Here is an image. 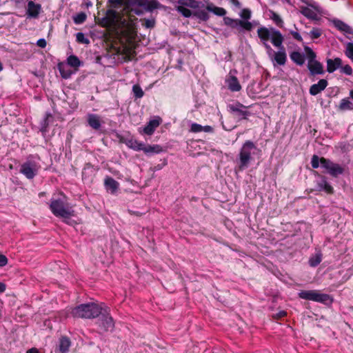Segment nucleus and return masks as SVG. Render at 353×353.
<instances>
[{
	"mask_svg": "<svg viewBox=\"0 0 353 353\" xmlns=\"http://www.w3.org/2000/svg\"><path fill=\"white\" fill-rule=\"evenodd\" d=\"M225 82L228 89L232 92H238L241 90V85H240L238 79L234 75L232 74V72H230L229 75L227 77Z\"/></svg>",
	"mask_w": 353,
	"mask_h": 353,
	"instance_id": "obj_12",
	"label": "nucleus"
},
{
	"mask_svg": "<svg viewBox=\"0 0 353 353\" xmlns=\"http://www.w3.org/2000/svg\"><path fill=\"white\" fill-rule=\"evenodd\" d=\"M256 150V146L252 141H246L242 145L239 152V169L243 170L248 167L251 160V155Z\"/></svg>",
	"mask_w": 353,
	"mask_h": 353,
	"instance_id": "obj_6",
	"label": "nucleus"
},
{
	"mask_svg": "<svg viewBox=\"0 0 353 353\" xmlns=\"http://www.w3.org/2000/svg\"><path fill=\"white\" fill-rule=\"evenodd\" d=\"M222 125H223V128L225 130H230V129H228V128H226L223 124H222Z\"/></svg>",
	"mask_w": 353,
	"mask_h": 353,
	"instance_id": "obj_58",
	"label": "nucleus"
},
{
	"mask_svg": "<svg viewBox=\"0 0 353 353\" xmlns=\"http://www.w3.org/2000/svg\"><path fill=\"white\" fill-rule=\"evenodd\" d=\"M290 59L298 65H302L305 63V55L299 52L294 51L290 54Z\"/></svg>",
	"mask_w": 353,
	"mask_h": 353,
	"instance_id": "obj_26",
	"label": "nucleus"
},
{
	"mask_svg": "<svg viewBox=\"0 0 353 353\" xmlns=\"http://www.w3.org/2000/svg\"><path fill=\"white\" fill-rule=\"evenodd\" d=\"M301 13L310 19L316 20L318 19L317 14L308 7H302Z\"/></svg>",
	"mask_w": 353,
	"mask_h": 353,
	"instance_id": "obj_28",
	"label": "nucleus"
},
{
	"mask_svg": "<svg viewBox=\"0 0 353 353\" xmlns=\"http://www.w3.org/2000/svg\"><path fill=\"white\" fill-rule=\"evenodd\" d=\"M290 34H292L293 38L294 39H296V41H303V39H302L301 36L297 32L290 31Z\"/></svg>",
	"mask_w": 353,
	"mask_h": 353,
	"instance_id": "obj_48",
	"label": "nucleus"
},
{
	"mask_svg": "<svg viewBox=\"0 0 353 353\" xmlns=\"http://www.w3.org/2000/svg\"><path fill=\"white\" fill-rule=\"evenodd\" d=\"M108 3L114 8H119L124 4L123 0H108Z\"/></svg>",
	"mask_w": 353,
	"mask_h": 353,
	"instance_id": "obj_45",
	"label": "nucleus"
},
{
	"mask_svg": "<svg viewBox=\"0 0 353 353\" xmlns=\"http://www.w3.org/2000/svg\"><path fill=\"white\" fill-rule=\"evenodd\" d=\"M233 19L230 18L228 17H225L223 18L224 23L228 26H231L232 23H233Z\"/></svg>",
	"mask_w": 353,
	"mask_h": 353,
	"instance_id": "obj_50",
	"label": "nucleus"
},
{
	"mask_svg": "<svg viewBox=\"0 0 353 353\" xmlns=\"http://www.w3.org/2000/svg\"><path fill=\"white\" fill-rule=\"evenodd\" d=\"M311 165L314 169L321 168L323 174H327L333 178H337L344 173V168L330 159L319 157L314 154L311 159Z\"/></svg>",
	"mask_w": 353,
	"mask_h": 353,
	"instance_id": "obj_1",
	"label": "nucleus"
},
{
	"mask_svg": "<svg viewBox=\"0 0 353 353\" xmlns=\"http://www.w3.org/2000/svg\"><path fill=\"white\" fill-rule=\"evenodd\" d=\"M342 60L340 58H335L334 59H327V71L329 73L334 72L336 69L341 67Z\"/></svg>",
	"mask_w": 353,
	"mask_h": 353,
	"instance_id": "obj_19",
	"label": "nucleus"
},
{
	"mask_svg": "<svg viewBox=\"0 0 353 353\" xmlns=\"http://www.w3.org/2000/svg\"><path fill=\"white\" fill-rule=\"evenodd\" d=\"M76 40L79 43H83V44H89L90 43L89 39L85 37V34L83 32L77 33Z\"/></svg>",
	"mask_w": 353,
	"mask_h": 353,
	"instance_id": "obj_38",
	"label": "nucleus"
},
{
	"mask_svg": "<svg viewBox=\"0 0 353 353\" xmlns=\"http://www.w3.org/2000/svg\"><path fill=\"white\" fill-rule=\"evenodd\" d=\"M203 131H204L205 132H212L213 128L210 125H205V126H203Z\"/></svg>",
	"mask_w": 353,
	"mask_h": 353,
	"instance_id": "obj_51",
	"label": "nucleus"
},
{
	"mask_svg": "<svg viewBox=\"0 0 353 353\" xmlns=\"http://www.w3.org/2000/svg\"><path fill=\"white\" fill-rule=\"evenodd\" d=\"M102 307L95 303L81 304L72 309V314L77 318L93 319L101 314Z\"/></svg>",
	"mask_w": 353,
	"mask_h": 353,
	"instance_id": "obj_3",
	"label": "nucleus"
},
{
	"mask_svg": "<svg viewBox=\"0 0 353 353\" xmlns=\"http://www.w3.org/2000/svg\"><path fill=\"white\" fill-rule=\"evenodd\" d=\"M97 317H99L97 323L102 330L107 332L113 330L114 323L112 317L110 315L109 307H102L101 312Z\"/></svg>",
	"mask_w": 353,
	"mask_h": 353,
	"instance_id": "obj_8",
	"label": "nucleus"
},
{
	"mask_svg": "<svg viewBox=\"0 0 353 353\" xmlns=\"http://www.w3.org/2000/svg\"><path fill=\"white\" fill-rule=\"evenodd\" d=\"M279 50L278 52H274L273 50L270 58L274 61L278 65H283L285 64L287 60V55L285 52V48L281 44L280 47H277Z\"/></svg>",
	"mask_w": 353,
	"mask_h": 353,
	"instance_id": "obj_10",
	"label": "nucleus"
},
{
	"mask_svg": "<svg viewBox=\"0 0 353 353\" xmlns=\"http://www.w3.org/2000/svg\"><path fill=\"white\" fill-rule=\"evenodd\" d=\"M120 141L125 143L128 148L133 149L135 151H141L143 145V143L139 142L132 137H122L120 139Z\"/></svg>",
	"mask_w": 353,
	"mask_h": 353,
	"instance_id": "obj_11",
	"label": "nucleus"
},
{
	"mask_svg": "<svg viewBox=\"0 0 353 353\" xmlns=\"http://www.w3.org/2000/svg\"><path fill=\"white\" fill-rule=\"evenodd\" d=\"M206 10L217 16H224L226 14V10L224 8L214 6L212 3L207 5Z\"/></svg>",
	"mask_w": 353,
	"mask_h": 353,
	"instance_id": "obj_27",
	"label": "nucleus"
},
{
	"mask_svg": "<svg viewBox=\"0 0 353 353\" xmlns=\"http://www.w3.org/2000/svg\"><path fill=\"white\" fill-rule=\"evenodd\" d=\"M307 68L312 75L322 74L324 73L322 64L318 61H308Z\"/></svg>",
	"mask_w": 353,
	"mask_h": 353,
	"instance_id": "obj_16",
	"label": "nucleus"
},
{
	"mask_svg": "<svg viewBox=\"0 0 353 353\" xmlns=\"http://www.w3.org/2000/svg\"><path fill=\"white\" fill-rule=\"evenodd\" d=\"M322 260V255L321 253H317L314 256L310 258L309 264L311 267H316Z\"/></svg>",
	"mask_w": 353,
	"mask_h": 353,
	"instance_id": "obj_33",
	"label": "nucleus"
},
{
	"mask_svg": "<svg viewBox=\"0 0 353 353\" xmlns=\"http://www.w3.org/2000/svg\"><path fill=\"white\" fill-rule=\"evenodd\" d=\"M27 353H39V351L36 348H31L27 351Z\"/></svg>",
	"mask_w": 353,
	"mask_h": 353,
	"instance_id": "obj_56",
	"label": "nucleus"
},
{
	"mask_svg": "<svg viewBox=\"0 0 353 353\" xmlns=\"http://www.w3.org/2000/svg\"><path fill=\"white\" fill-rule=\"evenodd\" d=\"M230 27L232 28H237L241 27V28L248 31H250L253 28L252 24L250 22L239 19H234L233 23Z\"/></svg>",
	"mask_w": 353,
	"mask_h": 353,
	"instance_id": "obj_23",
	"label": "nucleus"
},
{
	"mask_svg": "<svg viewBox=\"0 0 353 353\" xmlns=\"http://www.w3.org/2000/svg\"><path fill=\"white\" fill-rule=\"evenodd\" d=\"M305 50L307 52L308 61H315L316 54L308 47H305Z\"/></svg>",
	"mask_w": 353,
	"mask_h": 353,
	"instance_id": "obj_43",
	"label": "nucleus"
},
{
	"mask_svg": "<svg viewBox=\"0 0 353 353\" xmlns=\"http://www.w3.org/2000/svg\"><path fill=\"white\" fill-rule=\"evenodd\" d=\"M190 131L194 133H198L203 131V126L200 124L194 123L191 125Z\"/></svg>",
	"mask_w": 353,
	"mask_h": 353,
	"instance_id": "obj_41",
	"label": "nucleus"
},
{
	"mask_svg": "<svg viewBox=\"0 0 353 353\" xmlns=\"http://www.w3.org/2000/svg\"><path fill=\"white\" fill-rule=\"evenodd\" d=\"M327 81L325 79H321L317 83L313 84L310 88V94L312 96H315L324 90L327 86Z\"/></svg>",
	"mask_w": 353,
	"mask_h": 353,
	"instance_id": "obj_15",
	"label": "nucleus"
},
{
	"mask_svg": "<svg viewBox=\"0 0 353 353\" xmlns=\"http://www.w3.org/2000/svg\"><path fill=\"white\" fill-rule=\"evenodd\" d=\"M177 12L181 13L184 17H190L194 16V12L191 11L190 9L185 8V6L179 5L176 8Z\"/></svg>",
	"mask_w": 353,
	"mask_h": 353,
	"instance_id": "obj_30",
	"label": "nucleus"
},
{
	"mask_svg": "<svg viewBox=\"0 0 353 353\" xmlns=\"http://www.w3.org/2000/svg\"><path fill=\"white\" fill-rule=\"evenodd\" d=\"M319 180L316 181V190L318 191H323L328 194H332L334 193L333 187L328 183L327 177L324 175L318 174Z\"/></svg>",
	"mask_w": 353,
	"mask_h": 353,
	"instance_id": "obj_9",
	"label": "nucleus"
},
{
	"mask_svg": "<svg viewBox=\"0 0 353 353\" xmlns=\"http://www.w3.org/2000/svg\"><path fill=\"white\" fill-rule=\"evenodd\" d=\"M160 125V119L150 120L143 128L145 134L151 135L156 128Z\"/></svg>",
	"mask_w": 353,
	"mask_h": 353,
	"instance_id": "obj_22",
	"label": "nucleus"
},
{
	"mask_svg": "<svg viewBox=\"0 0 353 353\" xmlns=\"http://www.w3.org/2000/svg\"><path fill=\"white\" fill-rule=\"evenodd\" d=\"M270 18L274 21L276 25L280 28H282L283 21L280 16L274 11H270Z\"/></svg>",
	"mask_w": 353,
	"mask_h": 353,
	"instance_id": "obj_36",
	"label": "nucleus"
},
{
	"mask_svg": "<svg viewBox=\"0 0 353 353\" xmlns=\"http://www.w3.org/2000/svg\"><path fill=\"white\" fill-rule=\"evenodd\" d=\"M241 17L244 20H248L251 18V11L248 8H244L241 12Z\"/></svg>",
	"mask_w": 353,
	"mask_h": 353,
	"instance_id": "obj_42",
	"label": "nucleus"
},
{
	"mask_svg": "<svg viewBox=\"0 0 353 353\" xmlns=\"http://www.w3.org/2000/svg\"><path fill=\"white\" fill-rule=\"evenodd\" d=\"M287 314V312H285V311H280L279 312H278L276 316L278 319H281L282 317H284L285 316H286Z\"/></svg>",
	"mask_w": 353,
	"mask_h": 353,
	"instance_id": "obj_52",
	"label": "nucleus"
},
{
	"mask_svg": "<svg viewBox=\"0 0 353 353\" xmlns=\"http://www.w3.org/2000/svg\"><path fill=\"white\" fill-rule=\"evenodd\" d=\"M299 297L308 301H316L324 304L331 303L332 297L327 294L319 293L316 290H302L299 292Z\"/></svg>",
	"mask_w": 353,
	"mask_h": 353,
	"instance_id": "obj_7",
	"label": "nucleus"
},
{
	"mask_svg": "<svg viewBox=\"0 0 353 353\" xmlns=\"http://www.w3.org/2000/svg\"><path fill=\"white\" fill-rule=\"evenodd\" d=\"M144 26L147 28H153L155 26V20L152 19H145Z\"/></svg>",
	"mask_w": 353,
	"mask_h": 353,
	"instance_id": "obj_46",
	"label": "nucleus"
},
{
	"mask_svg": "<svg viewBox=\"0 0 353 353\" xmlns=\"http://www.w3.org/2000/svg\"><path fill=\"white\" fill-rule=\"evenodd\" d=\"M341 68V72L345 73L347 75H351L352 74V69L350 65H345L343 67Z\"/></svg>",
	"mask_w": 353,
	"mask_h": 353,
	"instance_id": "obj_44",
	"label": "nucleus"
},
{
	"mask_svg": "<svg viewBox=\"0 0 353 353\" xmlns=\"http://www.w3.org/2000/svg\"><path fill=\"white\" fill-rule=\"evenodd\" d=\"M86 19H87V15L83 12H81L78 13L77 15H75L74 17H73V21H74V23H76V24L83 23V22L85 21Z\"/></svg>",
	"mask_w": 353,
	"mask_h": 353,
	"instance_id": "obj_35",
	"label": "nucleus"
},
{
	"mask_svg": "<svg viewBox=\"0 0 353 353\" xmlns=\"http://www.w3.org/2000/svg\"><path fill=\"white\" fill-rule=\"evenodd\" d=\"M39 159V157L29 156L27 160L21 165L19 171L28 179H32L37 174L40 168L37 161Z\"/></svg>",
	"mask_w": 353,
	"mask_h": 353,
	"instance_id": "obj_5",
	"label": "nucleus"
},
{
	"mask_svg": "<svg viewBox=\"0 0 353 353\" xmlns=\"http://www.w3.org/2000/svg\"><path fill=\"white\" fill-rule=\"evenodd\" d=\"M104 185L108 192L114 194L119 188V183L115 179L110 176H107L104 180Z\"/></svg>",
	"mask_w": 353,
	"mask_h": 353,
	"instance_id": "obj_14",
	"label": "nucleus"
},
{
	"mask_svg": "<svg viewBox=\"0 0 353 353\" xmlns=\"http://www.w3.org/2000/svg\"><path fill=\"white\" fill-rule=\"evenodd\" d=\"M334 26L340 31H342L345 33L352 34L353 29L341 20H334Z\"/></svg>",
	"mask_w": 353,
	"mask_h": 353,
	"instance_id": "obj_24",
	"label": "nucleus"
},
{
	"mask_svg": "<svg viewBox=\"0 0 353 353\" xmlns=\"http://www.w3.org/2000/svg\"><path fill=\"white\" fill-rule=\"evenodd\" d=\"M69 65L73 68H78L81 65L79 59L75 55H70L67 59Z\"/></svg>",
	"mask_w": 353,
	"mask_h": 353,
	"instance_id": "obj_34",
	"label": "nucleus"
},
{
	"mask_svg": "<svg viewBox=\"0 0 353 353\" xmlns=\"http://www.w3.org/2000/svg\"><path fill=\"white\" fill-rule=\"evenodd\" d=\"M132 11L137 15H141L143 13V12L139 8H133Z\"/></svg>",
	"mask_w": 353,
	"mask_h": 353,
	"instance_id": "obj_54",
	"label": "nucleus"
},
{
	"mask_svg": "<svg viewBox=\"0 0 353 353\" xmlns=\"http://www.w3.org/2000/svg\"><path fill=\"white\" fill-rule=\"evenodd\" d=\"M145 154H159L163 151V148L160 145H149L145 146L144 144L143 145L142 149Z\"/></svg>",
	"mask_w": 353,
	"mask_h": 353,
	"instance_id": "obj_25",
	"label": "nucleus"
},
{
	"mask_svg": "<svg viewBox=\"0 0 353 353\" xmlns=\"http://www.w3.org/2000/svg\"><path fill=\"white\" fill-rule=\"evenodd\" d=\"M230 2L234 5L237 8H241V4L240 3V2L239 1V0H230Z\"/></svg>",
	"mask_w": 353,
	"mask_h": 353,
	"instance_id": "obj_53",
	"label": "nucleus"
},
{
	"mask_svg": "<svg viewBox=\"0 0 353 353\" xmlns=\"http://www.w3.org/2000/svg\"><path fill=\"white\" fill-rule=\"evenodd\" d=\"M338 108L341 111L352 110L353 103L348 98H345L341 101Z\"/></svg>",
	"mask_w": 353,
	"mask_h": 353,
	"instance_id": "obj_29",
	"label": "nucleus"
},
{
	"mask_svg": "<svg viewBox=\"0 0 353 353\" xmlns=\"http://www.w3.org/2000/svg\"><path fill=\"white\" fill-rule=\"evenodd\" d=\"M241 108H245V106L240 103H237L236 105H229V108L231 112L236 113V115L241 119H245L250 115V112L242 110Z\"/></svg>",
	"mask_w": 353,
	"mask_h": 353,
	"instance_id": "obj_13",
	"label": "nucleus"
},
{
	"mask_svg": "<svg viewBox=\"0 0 353 353\" xmlns=\"http://www.w3.org/2000/svg\"><path fill=\"white\" fill-rule=\"evenodd\" d=\"M50 209L55 216L62 218L66 223L70 224V219L74 216V211L67 206L63 199H52Z\"/></svg>",
	"mask_w": 353,
	"mask_h": 353,
	"instance_id": "obj_4",
	"label": "nucleus"
},
{
	"mask_svg": "<svg viewBox=\"0 0 353 353\" xmlns=\"http://www.w3.org/2000/svg\"><path fill=\"white\" fill-rule=\"evenodd\" d=\"M71 345V341L67 336H61L59 339L58 349L61 353H67Z\"/></svg>",
	"mask_w": 353,
	"mask_h": 353,
	"instance_id": "obj_21",
	"label": "nucleus"
},
{
	"mask_svg": "<svg viewBox=\"0 0 353 353\" xmlns=\"http://www.w3.org/2000/svg\"><path fill=\"white\" fill-rule=\"evenodd\" d=\"M322 34V31L321 29L317 28H313L312 30L310 32L309 35L312 39H318Z\"/></svg>",
	"mask_w": 353,
	"mask_h": 353,
	"instance_id": "obj_39",
	"label": "nucleus"
},
{
	"mask_svg": "<svg viewBox=\"0 0 353 353\" xmlns=\"http://www.w3.org/2000/svg\"><path fill=\"white\" fill-rule=\"evenodd\" d=\"M88 125L94 130H99L101 128V118L98 114H89L88 115Z\"/></svg>",
	"mask_w": 353,
	"mask_h": 353,
	"instance_id": "obj_18",
	"label": "nucleus"
},
{
	"mask_svg": "<svg viewBox=\"0 0 353 353\" xmlns=\"http://www.w3.org/2000/svg\"><path fill=\"white\" fill-rule=\"evenodd\" d=\"M350 97H351L352 99H353V90H351V91L350 92Z\"/></svg>",
	"mask_w": 353,
	"mask_h": 353,
	"instance_id": "obj_57",
	"label": "nucleus"
},
{
	"mask_svg": "<svg viewBox=\"0 0 353 353\" xmlns=\"http://www.w3.org/2000/svg\"><path fill=\"white\" fill-rule=\"evenodd\" d=\"M6 289V285L3 283L0 282V292L1 293L4 292Z\"/></svg>",
	"mask_w": 353,
	"mask_h": 353,
	"instance_id": "obj_55",
	"label": "nucleus"
},
{
	"mask_svg": "<svg viewBox=\"0 0 353 353\" xmlns=\"http://www.w3.org/2000/svg\"><path fill=\"white\" fill-rule=\"evenodd\" d=\"M258 37L263 42L265 48L268 51V54L269 57L271 56L273 50L270 47V46L267 43L268 40L271 39L272 43L275 47H280L283 41V37L281 33L275 30L274 28H271V30H268L265 27L259 28L257 30Z\"/></svg>",
	"mask_w": 353,
	"mask_h": 353,
	"instance_id": "obj_2",
	"label": "nucleus"
},
{
	"mask_svg": "<svg viewBox=\"0 0 353 353\" xmlns=\"http://www.w3.org/2000/svg\"><path fill=\"white\" fill-rule=\"evenodd\" d=\"M178 3L193 9H200L204 7V4L201 1L196 0H179Z\"/></svg>",
	"mask_w": 353,
	"mask_h": 353,
	"instance_id": "obj_20",
	"label": "nucleus"
},
{
	"mask_svg": "<svg viewBox=\"0 0 353 353\" xmlns=\"http://www.w3.org/2000/svg\"><path fill=\"white\" fill-rule=\"evenodd\" d=\"M40 10V4L35 3L32 1H28L27 13L29 17L32 18H37L39 16Z\"/></svg>",
	"mask_w": 353,
	"mask_h": 353,
	"instance_id": "obj_17",
	"label": "nucleus"
},
{
	"mask_svg": "<svg viewBox=\"0 0 353 353\" xmlns=\"http://www.w3.org/2000/svg\"><path fill=\"white\" fill-rule=\"evenodd\" d=\"M37 45L40 48H44L46 46L47 43L44 39H39L37 42Z\"/></svg>",
	"mask_w": 353,
	"mask_h": 353,
	"instance_id": "obj_49",
	"label": "nucleus"
},
{
	"mask_svg": "<svg viewBox=\"0 0 353 353\" xmlns=\"http://www.w3.org/2000/svg\"><path fill=\"white\" fill-rule=\"evenodd\" d=\"M132 93L136 99H141L144 95V92L139 84H135L132 86Z\"/></svg>",
	"mask_w": 353,
	"mask_h": 353,
	"instance_id": "obj_32",
	"label": "nucleus"
},
{
	"mask_svg": "<svg viewBox=\"0 0 353 353\" xmlns=\"http://www.w3.org/2000/svg\"><path fill=\"white\" fill-rule=\"evenodd\" d=\"M193 17H195L196 18H197L203 21H206L209 19L208 13L205 10H203L198 9L197 10L194 11Z\"/></svg>",
	"mask_w": 353,
	"mask_h": 353,
	"instance_id": "obj_31",
	"label": "nucleus"
},
{
	"mask_svg": "<svg viewBox=\"0 0 353 353\" xmlns=\"http://www.w3.org/2000/svg\"><path fill=\"white\" fill-rule=\"evenodd\" d=\"M7 263H8L7 257L3 254H0V267H3V266L6 265Z\"/></svg>",
	"mask_w": 353,
	"mask_h": 353,
	"instance_id": "obj_47",
	"label": "nucleus"
},
{
	"mask_svg": "<svg viewBox=\"0 0 353 353\" xmlns=\"http://www.w3.org/2000/svg\"><path fill=\"white\" fill-rule=\"evenodd\" d=\"M59 72L61 73V77L65 79H69L72 74V72L71 70H65V68H59Z\"/></svg>",
	"mask_w": 353,
	"mask_h": 353,
	"instance_id": "obj_40",
	"label": "nucleus"
},
{
	"mask_svg": "<svg viewBox=\"0 0 353 353\" xmlns=\"http://www.w3.org/2000/svg\"><path fill=\"white\" fill-rule=\"evenodd\" d=\"M345 54L353 62V42H349L346 44Z\"/></svg>",
	"mask_w": 353,
	"mask_h": 353,
	"instance_id": "obj_37",
	"label": "nucleus"
}]
</instances>
